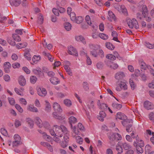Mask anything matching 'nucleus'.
Masks as SVG:
<instances>
[{"label":"nucleus","mask_w":154,"mask_h":154,"mask_svg":"<svg viewBox=\"0 0 154 154\" xmlns=\"http://www.w3.org/2000/svg\"><path fill=\"white\" fill-rule=\"evenodd\" d=\"M106 57L107 58L112 60H115L116 59L115 56H114L113 54H109L107 55Z\"/></svg>","instance_id":"c03bdc74"},{"label":"nucleus","mask_w":154,"mask_h":154,"mask_svg":"<svg viewBox=\"0 0 154 154\" xmlns=\"http://www.w3.org/2000/svg\"><path fill=\"white\" fill-rule=\"evenodd\" d=\"M9 102L11 105H14L15 103V101L14 99L12 98H8Z\"/></svg>","instance_id":"680f3d73"},{"label":"nucleus","mask_w":154,"mask_h":154,"mask_svg":"<svg viewBox=\"0 0 154 154\" xmlns=\"http://www.w3.org/2000/svg\"><path fill=\"white\" fill-rule=\"evenodd\" d=\"M130 135L132 139L135 138L136 140H137L138 139H139L138 135L134 131H132V133Z\"/></svg>","instance_id":"473e14b6"},{"label":"nucleus","mask_w":154,"mask_h":154,"mask_svg":"<svg viewBox=\"0 0 154 154\" xmlns=\"http://www.w3.org/2000/svg\"><path fill=\"white\" fill-rule=\"evenodd\" d=\"M99 107L100 109L104 110L107 109L108 106L106 104L102 103L100 104Z\"/></svg>","instance_id":"864d4df0"},{"label":"nucleus","mask_w":154,"mask_h":154,"mask_svg":"<svg viewBox=\"0 0 154 154\" xmlns=\"http://www.w3.org/2000/svg\"><path fill=\"white\" fill-rule=\"evenodd\" d=\"M100 116L98 117V119L100 120L103 121V118L106 116V114L105 112L103 111H100L99 113Z\"/></svg>","instance_id":"412c9836"},{"label":"nucleus","mask_w":154,"mask_h":154,"mask_svg":"<svg viewBox=\"0 0 154 154\" xmlns=\"http://www.w3.org/2000/svg\"><path fill=\"white\" fill-rule=\"evenodd\" d=\"M109 139V143L112 146H114L116 142H117L122 139L121 135L118 133H112L108 135Z\"/></svg>","instance_id":"f03ea898"},{"label":"nucleus","mask_w":154,"mask_h":154,"mask_svg":"<svg viewBox=\"0 0 154 154\" xmlns=\"http://www.w3.org/2000/svg\"><path fill=\"white\" fill-rule=\"evenodd\" d=\"M18 81L20 85L23 86L25 85L26 84V81L24 77L23 76H20L19 77Z\"/></svg>","instance_id":"ddd939ff"},{"label":"nucleus","mask_w":154,"mask_h":154,"mask_svg":"<svg viewBox=\"0 0 154 154\" xmlns=\"http://www.w3.org/2000/svg\"><path fill=\"white\" fill-rule=\"evenodd\" d=\"M75 39L77 41H81L84 44H86V41L84 38L81 35L76 36Z\"/></svg>","instance_id":"a211bd4d"},{"label":"nucleus","mask_w":154,"mask_h":154,"mask_svg":"<svg viewBox=\"0 0 154 154\" xmlns=\"http://www.w3.org/2000/svg\"><path fill=\"white\" fill-rule=\"evenodd\" d=\"M43 54L48 57V60L51 62H52L54 60V57L48 53H46L44 51L42 52Z\"/></svg>","instance_id":"4be33fe9"},{"label":"nucleus","mask_w":154,"mask_h":154,"mask_svg":"<svg viewBox=\"0 0 154 154\" xmlns=\"http://www.w3.org/2000/svg\"><path fill=\"white\" fill-rule=\"evenodd\" d=\"M64 104L67 106H70L72 105L71 101L68 99H66L64 100Z\"/></svg>","instance_id":"de8ad7c7"},{"label":"nucleus","mask_w":154,"mask_h":154,"mask_svg":"<svg viewBox=\"0 0 154 154\" xmlns=\"http://www.w3.org/2000/svg\"><path fill=\"white\" fill-rule=\"evenodd\" d=\"M7 41L12 46H14L16 45V43L14 40L12 39L11 38H7Z\"/></svg>","instance_id":"ea45409f"},{"label":"nucleus","mask_w":154,"mask_h":154,"mask_svg":"<svg viewBox=\"0 0 154 154\" xmlns=\"http://www.w3.org/2000/svg\"><path fill=\"white\" fill-rule=\"evenodd\" d=\"M144 106L148 110L152 109L154 108L153 105L148 101H146L144 102Z\"/></svg>","instance_id":"6e6552de"},{"label":"nucleus","mask_w":154,"mask_h":154,"mask_svg":"<svg viewBox=\"0 0 154 154\" xmlns=\"http://www.w3.org/2000/svg\"><path fill=\"white\" fill-rule=\"evenodd\" d=\"M83 88L86 91H88L89 90V85L86 82H84L82 84Z\"/></svg>","instance_id":"2f4dec72"},{"label":"nucleus","mask_w":154,"mask_h":154,"mask_svg":"<svg viewBox=\"0 0 154 154\" xmlns=\"http://www.w3.org/2000/svg\"><path fill=\"white\" fill-rule=\"evenodd\" d=\"M24 55L25 58L28 60H31V55H30L29 51V50H27L24 53Z\"/></svg>","instance_id":"c85d7f7f"},{"label":"nucleus","mask_w":154,"mask_h":154,"mask_svg":"<svg viewBox=\"0 0 154 154\" xmlns=\"http://www.w3.org/2000/svg\"><path fill=\"white\" fill-rule=\"evenodd\" d=\"M92 37L94 39L97 38L98 37H99L98 33L97 32H94L92 33Z\"/></svg>","instance_id":"e2e57ef3"},{"label":"nucleus","mask_w":154,"mask_h":154,"mask_svg":"<svg viewBox=\"0 0 154 154\" xmlns=\"http://www.w3.org/2000/svg\"><path fill=\"white\" fill-rule=\"evenodd\" d=\"M22 144V142L21 141H14L13 142V146H17Z\"/></svg>","instance_id":"8fccbe9b"},{"label":"nucleus","mask_w":154,"mask_h":154,"mask_svg":"<svg viewBox=\"0 0 154 154\" xmlns=\"http://www.w3.org/2000/svg\"><path fill=\"white\" fill-rule=\"evenodd\" d=\"M125 76L124 73L122 72H119L116 74L115 76V78L119 80Z\"/></svg>","instance_id":"6ab92c4d"},{"label":"nucleus","mask_w":154,"mask_h":154,"mask_svg":"<svg viewBox=\"0 0 154 154\" xmlns=\"http://www.w3.org/2000/svg\"><path fill=\"white\" fill-rule=\"evenodd\" d=\"M140 64L141 68L144 70L146 69L147 68V65L144 62L141 61L140 62Z\"/></svg>","instance_id":"09e8293b"},{"label":"nucleus","mask_w":154,"mask_h":154,"mask_svg":"<svg viewBox=\"0 0 154 154\" xmlns=\"http://www.w3.org/2000/svg\"><path fill=\"white\" fill-rule=\"evenodd\" d=\"M149 117L150 120L154 121V113L153 112H150L149 115Z\"/></svg>","instance_id":"774afa93"},{"label":"nucleus","mask_w":154,"mask_h":154,"mask_svg":"<svg viewBox=\"0 0 154 154\" xmlns=\"http://www.w3.org/2000/svg\"><path fill=\"white\" fill-rule=\"evenodd\" d=\"M30 82L32 84H35L37 78L35 76H32L30 77Z\"/></svg>","instance_id":"a18cd8bd"},{"label":"nucleus","mask_w":154,"mask_h":154,"mask_svg":"<svg viewBox=\"0 0 154 154\" xmlns=\"http://www.w3.org/2000/svg\"><path fill=\"white\" fill-rule=\"evenodd\" d=\"M105 46L108 49L111 50H113L115 48L113 45L109 42H106Z\"/></svg>","instance_id":"cd10ccee"},{"label":"nucleus","mask_w":154,"mask_h":154,"mask_svg":"<svg viewBox=\"0 0 154 154\" xmlns=\"http://www.w3.org/2000/svg\"><path fill=\"white\" fill-rule=\"evenodd\" d=\"M26 121L30 128H33L34 122L30 118H27L26 119Z\"/></svg>","instance_id":"aec40b11"},{"label":"nucleus","mask_w":154,"mask_h":154,"mask_svg":"<svg viewBox=\"0 0 154 154\" xmlns=\"http://www.w3.org/2000/svg\"><path fill=\"white\" fill-rule=\"evenodd\" d=\"M44 18L42 15L41 14H39L38 15V20L37 22L39 24H41L43 23Z\"/></svg>","instance_id":"a878e982"},{"label":"nucleus","mask_w":154,"mask_h":154,"mask_svg":"<svg viewBox=\"0 0 154 154\" xmlns=\"http://www.w3.org/2000/svg\"><path fill=\"white\" fill-rule=\"evenodd\" d=\"M109 16L108 17L109 20L111 21L112 20H116V17L114 14L111 11H108Z\"/></svg>","instance_id":"4468645a"},{"label":"nucleus","mask_w":154,"mask_h":154,"mask_svg":"<svg viewBox=\"0 0 154 154\" xmlns=\"http://www.w3.org/2000/svg\"><path fill=\"white\" fill-rule=\"evenodd\" d=\"M50 81L54 85H57L60 82V80L58 78L55 77H51L50 79Z\"/></svg>","instance_id":"9b49d317"},{"label":"nucleus","mask_w":154,"mask_h":154,"mask_svg":"<svg viewBox=\"0 0 154 154\" xmlns=\"http://www.w3.org/2000/svg\"><path fill=\"white\" fill-rule=\"evenodd\" d=\"M0 44L2 46H6L7 45V42L5 40L0 38Z\"/></svg>","instance_id":"338daca9"},{"label":"nucleus","mask_w":154,"mask_h":154,"mask_svg":"<svg viewBox=\"0 0 154 154\" xmlns=\"http://www.w3.org/2000/svg\"><path fill=\"white\" fill-rule=\"evenodd\" d=\"M3 67L5 72L8 73L10 72V68L11 67V65L9 62L4 63Z\"/></svg>","instance_id":"0eeeda50"},{"label":"nucleus","mask_w":154,"mask_h":154,"mask_svg":"<svg viewBox=\"0 0 154 154\" xmlns=\"http://www.w3.org/2000/svg\"><path fill=\"white\" fill-rule=\"evenodd\" d=\"M148 12L147 7L146 5H144L142 8V14L144 18L146 17V13Z\"/></svg>","instance_id":"bb28decb"},{"label":"nucleus","mask_w":154,"mask_h":154,"mask_svg":"<svg viewBox=\"0 0 154 154\" xmlns=\"http://www.w3.org/2000/svg\"><path fill=\"white\" fill-rule=\"evenodd\" d=\"M15 107L19 112L22 113L23 112V110L22 108L18 104L15 105Z\"/></svg>","instance_id":"6e6d98bb"},{"label":"nucleus","mask_w":154,"mask_h":154,"mask_svg":"<svg viewBox=\"0 0 154 154\" xmlns=\"http://www.w3.org/2000/svg\"><path fill=\"white\" fill-rule=\"evenodd\" d=\"M119 86L121 87L122 89L123 88L124 90H125L127 88V86L124 82H121L119 84Z\"/></svg>","instance_id":"49530a36"},{"label":"nucleus","mask_w":154,"mask_h":154,"mask_svg":"<svg viewBox=\"0 0 154 154\" xmlns=\"http://www.w3.org/2000/svg\"><path fill=\"white\" fill-rule=\"evenodd\" d=\"M27 44V43L25 42L22 43L18 44L16 45V47L18 49H21L26 47Z\"/></svg>","instance_id":"72a5a7b5"},{"label":"nucleus","mask_w":154,"mask_h":154,"mask_svg":"<svg viewBox=\"0 0 154 154\" xmlns=\"http://www.w3.org/2000/svg\"><path fill=\"white\" fill-rule=\"evenodd\" d=\"M68 131L66 128L63 125L60 127L57 125H54L53 129L49 130L50 133L51 135L60 137L63 136V134L67 133Z\"/></svg>","instance_id":"f257e3e1"},{"label":"nucleus","mask_w":154,"mask_h":154,"mask_svg":"<svg viewBox=\"0 0 154 154\" xmlns=\"http://www.w3.org/2000/svg\"><path fill=\"white\" fill-rule=\"evenodd\" d=\"M127 24L131 28H135L137 29H139V25L137 20L134 18L132 20L128 19L127 20Z\"/></svg>","instance_id":"20e7f679"},{"label":"nucleus","mask_w":154,"mask_h":154,"mask_svg":"<svg viewBox=\"0 0 154 154\" xmlns=\"http://www.w3.org/2000/svg\"><path fill=\"white\" fill-rule=\"evenodd\" d=\"M41 144L42 145L48 148V149L51 152L53 151V149L52 146L48 143L46 142H41Z\"/></svg>","instance_id":"dca6fc26"},{"label":"nucleus","mask_w":154,"mask_h":154,"mask_svg":"<svg viewBox=\"0 0 154 154\" xmlns=\"http://www.w3.org/2000/svg\"><path fill=\"white\" fill-rule=\"evenodd\" d=\"M116 149L118 152V153H122L123 152V149L118 144L116 146Z\"/></svg>","instance_id":"a19ab883"},{"label":"nucleus","mask_w":154,"mask_h":154,"mask_svg":"<svg viewBox=\"0 0 154 154\" xmlns=\"http://www.w3.org/2000/svg\"><path fill=\"white\" fill-rule=\"evenodd\" d=\"M28 109L29 111L33 112H38V109L34 107L33 105H30L28 106Z\"/></svg>","instance_id":"b1692460"},{"label":"nucleus","mask_w":154,"mask_h":154,"mask_svg":"<svg viewBox=\"0 0 154 154\" xmlns=\"http://www.w3.org/2000/svg\"><path fill=\"white\" fill-rule=\"evenodd\" d=\"M57 4L59 7L58 11L60 13H63L65 12L66 11L65 9L61 7L60 5L58 4V2L57 1Z\"/></svg>","instance_id":"3c124183"},{"label":"nucleus","mask_w":154,"mask_h":154,"mask_svg":"<svg viewBox=\"0 0 154 154\" xmlns=\"http://www.w3.org/2000/svg\"><path fill=\"white\" fill-rule=\"evenodd\" d=\"M117 118L122 120L123 121L126 120L127 116L123 113L121 112H118L116 114Z\"/></svg>","instance_id":"1a4fd4ad"},{"label":"nucleus","mask_w":154,"mask_h":154,"mask_svg":"<svg viewBox=\"0 0 154 154\" xmlns=\"http://www.w3.org/2000/svg\"><path fill=\"white\" fill-rule=\"evenodd\" d=\"M14 141H21L20 137L18 134H15L14 136Z\"/></svg>","instance_id":"0e129e2a"},{"label":"nucleus","mask_w":154,"mask_h":154,"mask_svg":"<svg viewBox=\"0 0 154 154\" xmlns=\"http://www.w3.org/2000/svg\"><path fill=\"white\" fill-rule=\"evenodd\" d=\"M122 123L123 126H126V130L128 132H131L133 130L132 122L131 119H127L126 120L122 121Z\"/></svg>","instance_id":"7ed1b4c3"},{"label":"nucleus","mask_w":154,"mask_h":154,"mask_svg":"<svg viewBox=\"0 0 154 154\" xmlns=\"http://www.w3.org/2000/svg\"><path fill=\"white\" fill-rule=\"evenodd\" d=\"M36 123L37 125L40 128L42 127L43 126L42 122V120L38 117L36 118Z\"/></svg>","instance_id":"c756f323"},{"label":"nucleus","mask_w":154,"mask_h":154,"mask_svg":"<svg viewBox=\"0 0 154 154\" xmlns=\"http://www.w3.org/2000/svg\"><path fill=\"white\" fill-rule=\"evenodd\" d=\"M69 122L71 128L72 127V124H74L77 122L76 119L72 116H71L69 119Z\"/></svg>","instance_id":"5701e85b"},{"label":"nucleus","mask_w":154,"mask_h":154,"mask_svg":"<svg viewBox=\"0 0 154 154\" xmlns=\"http://www.w3.org/2000/svg\"><path fill=\"white\" fill-rule=\"evenodd\" d=\"M129 83L132 89L134 90L135 88V85L133 80L131 79H130Z\"/></svg>","instance_id":"13d9d810"},{"label":"nucleus","mask_w":154,"mask_h":154,"mask_svg":"<svg viewBox=\"0 0 154 154\" xmlns=\"http://www.w3.org/2000/svg\"><path fill=\"white\" fill-rule=\"evenodd\" d=\"M83 20V18L81 16H78L74 20L75 22L78 24H80L81 23Z\"/></svg>","instance_id":"7c9ffc66"},{"label":"nucleus","mask_w":154,"mask_h":154,"mask_svg":"<svg viewBox=\"0 0 154 154\" xmlns=\"http://www.w3.org/2000/svg\"><path fill=\"white\" fill-rule=\"evenodd\" d=\"M77 142L79 144H81L82 143L83 139L80 136H77L76 137Z\"/></svg>","instance_id":"603ef678"},{"label":"nucleus","mask_w":154,"mask_h":154,"mask_svg":"<svg viewBox=\"0 0 154 154\" xmlns=\"http://www.w3.org/2000/svg\"><path fill=\"white\" fill-rule=\"evenodd\" d=\"M88 46L92 50H94L97 49V48L96 47L95 45L91 43L90 44L88 45Z\"/></svg>","instance_id":"052dcab7"},{"label":"nucleus","mask_w":154,"mask_h":154,"mask_svg":"<svg viewBox=\"0 0 154 154\" xmlns=\"http://www.w3.org/2000/svg\"><path fill=\"white\" fill-rule=\"evenodd\" d=\"M96 66L98 69H102L103 67V64L102 62H99L97 63Z\"/></svg>","instance_id":"4d7b16f0"},{"label":"nucleus","mask_w":154,"mask_h":154,"mask_svg":"<svg viewBox=\"0 0 154 154\" xmlns=\"http://www.w3.org/2000/svg\"><path fill=\"white\" fill-rule=\"evenodd\" d=\"M37 91L38 95L42 97H45L47 94L45 89L42 87L37 88Z\"/></svg>","instance_id":"423d86ee"},{"label":"nucleus","mask_w":154,"mask_h":154,"mask_svg":"<svg viewBox=\"0 0 154 154\" xmlns=\"http://www.w3.org/2000/svg\"><path fill=\"white\" fill-rule=\"evenodd\" d=\"M122 146L123 148L125 149H128L131 148V146L129 143L126 142L124 143H122Z\"/></svg>","instance_id":"e433bc0d"},{"label":"nucleus","mask_w":154,"mask_h":154,"mask_svg":"<svg viewBox=\"0 0 154 154\" xmlns=\"http://www.w3.org/2000/svg\"><path fill=\"white\" fill-rule=\"evenodd\" d=\"M112 106L115 109L119 110L122 107V104L116 103H113L112 104Z\"/></svg>","instance_id":"393cba45"},{"label":"nucleus","mask_w":154,"mask_h":154,"mask_svg":"<svg viewBox=\"0 0 154 154\" xmlns=\"http://www.w3.org/2000/svg\"><path fill=\"white\" fill-rule=\"evenodd\" d=\"M41 59V57L40 56H36L34 55L32 58V60L35 63H37L38 61H39Z\"/></svg>","instance_id":"58836bf2"},{"label":"nucleus","mask_w":154,"mask_h":154,"mask_svg":"<svg viewBox=\"0 0 154 154\" xmlns=\"http://www.w3.org/2000/svg\"><path fill=\"white\" fill-rule=\"evenodd\" d=\"M97 49L94 50H92L90 51L91 54L94 57H97L98 56V53L97 52Z\"/></svg>","instance_id":"37998d69"},{"label":"nucleus","mask_w":154,"mask_h":154,"mask_svg":"<svg viewBox=\"0 0 154 154\" xmlns=\"http://www.w3.org/2000/svg\"><path fill=\"white\" fill-rule=\"evenodd\" d=\"M64 27L67 31H69L71 29V24L68 23L66 22L64 23Z\"/></svg>","instance_id":"4c0bfd02"},{"label":"nucleus","mask_w":154,"mask_h":154,"mask_svg":"<svg viewBox=\"0 0 154 154\" xmlns=\"http://www.w3.org/2000/svg\"><path fill=\"white\" fill-rule=\"evenodd\" d=\"M32 71L35 74L39 76L42 73V72L41 70H38L36 69H33L32 70Z\"/></svg>","instance_id":"5fc2aeb1"},{"label":"nucleus","mask_w":154,"mask_h":154,"mask_svg":"<svg viewBox=\"0 0 154 154\" xmlns=\"http://www.w3.org/2000/svg\"><path fill=\"white\" fill-rule=\"evenodd\" d=\"M99 36L101 39L104 40L107 39L108 38V36L107 35L102 33L99 34Z\"/></svg>","instance_id":"c9c22d12"},{"label":"nucleus","mask_w":154,"mask_h":154,"mask_svg":"<svg viewBox=\"0 0 154 154\" xmlns=\"http://www.w3.org/2000/svg\"><path fill=\"white\" fill-rule=\"evenodd\" d=\"M111 62L108 61L106 63V64L108 66H109L110 68L114 69H116L118 67V66L117 64L112 63L110 65Z\"/></svg>","instance_id":"f3484780"},{"label":"nucleus","mask_w":154,"mask_h":154,"mask_svg":"<svg viewBox=\"0 0 154 154\" xmlns=\"http://www.w3.org/2000/svg\"><path fill=\"white\" fill-rule=\"evenodd\" d=\"M9 2L12 6L17 7L20 4L21 1L20 0H9Z\"/></svg>","instance_id":"9d476101"},{"label":"nucleus","mask_w":154,"mask_h":154,"mask_svg":"<svg viewBox=\"0 0 154 154\" xmlns=\"http://www.w3.org/2000/svg\"><path fill=\"white\" fill-rule=\"evenodd\" d=\"M12 37L14 40L19 42L21 40V39L19 36L17 34H14L13 35Z\"/></svg>","instance_id":"79ce46f5"},{"label":"nucleus","mask_w":154,"mask_h":154,"mask_svg":"<svg viewBox=\"0 0 154 154\" xmlns=\"http://www.w3.org/2000/svg\"><path fill=\"white\" fill-rule=\"evenodd\" d=\"M68 53L70 55L77 57L78 55V52L76 49L72 46L70 45L67 47Z\"/></svg>","instance_id":"39448f33"},{"label":"nucleus","mask_w":154,"mask_h":154,"mask_svg":"<svg viewBox=\"0 0 154 154\" xmlns=\"http://www.w3.org/2000/svg\"><path fill=\"white\" fill-rule=\"evenodd\" d=\"M45 110L47 112H50L51 110V106L49 102L47 100L45 101Z\"/></svg>","instance_id":"2eb2a0df"},{"label":"nucleus","mask_w":154,"mask_h":154,"mask_svg":"<svg viewBox=\"0 0 154 154\" xmlns=\"http://www.w3.org/2000/svg\"><path fill=\"white\" fill-rule=\"evenodd\" d=\"M145 150L146 153L149 154L151 152V147L149 144L146 145L145 147Z\"/></svg>","instance_id":"f704fd0d"},{"label":"nucleus","mask_w":154,"mask_h":154,"mask_svg":"<svg viewBox=\"0 0 154 154\" xmlns=\"http://www.w3.org/2000/svg\"><path fill=\"white\" fill-rule=\"evenodd\" d=\"M125 138L129 142H131L133 141V139L131 135H127L125 136Z\"/></svg>","instance_id":"69168bd1"},{"label":"nucleus","mask_w":154,"mask_h":154,"mask_svg":"<svg viewBox=\"0 0 154 154\" xmlns=\"http://www.w3.org/2000/svg\"><path fill=\"white\" fill-rule=\"evenodd\" d=\"M70 18L72 20H74L75 19V14L74 12H71L69 14Z\"/></svg>","instance_id":"bf43d9fd"},{"label":"nucleus","mask_w":154,"mask_h":154,"mask_svg":"<svg viewBox=\"0 0 154 154\" xmlns=\"http://www.w3.org/2000/svg\"><path fill=\"white\" fill-rule=\"evenodd\" d=\"M53 108L54 111L57 112H62V109L60 105L57 103H54Z\"/></svg>","instance_id":"f8f14e48"}]
</instances>
